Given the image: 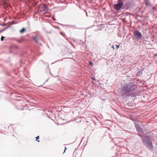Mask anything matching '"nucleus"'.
Returning a JSON list of instances; mask_svg holds the SVG:
<instances>
[{"instance_id": "obj_1", "label": "nucleus", "mask_w": 157, "mask_h": 157, "mask_svg": "<svg viewBox=\"0 0 157 157\" xmlns=\"http://www.w3.org/2000/svg\"><path fill=\"white\" fill-rule=\"evenodd\" d=\"M122 96L124 98L129 96L136 97L140 95L136 86L131 82L125 84L122 88Z\"/></svg>"}, {"instance_id": "obj_2", "label": "nucleus", "mask_w": 157, "mask_h": 157, "mask_svg": "<svg viewBox=\"0 0 157 157\" xmlns=\"http://www.w3.org/2000/svg\"><path fill=\"white\" fill-rule=\"evenodd\" d=\"M141 138L143 144L150 150L151 151L153 148L152 142L150 138L147 136H144L139 135Z\"/></svg>"}, {"instance_id": "obj_3", "label": "nucleus", "mask_w": 157, "mask_h": 157, "mask_svg": "<svg viewBox=\"0 0 157 157\" xmlns=\"http://www.w3.org/2000/svg\"><path fill=\"white\" fill-rule=\"evenodd\" d=\"M123 1L121 0H119L117 2V3L114 5L113 8L117 11L123 9Z\"/></svg>"}, {"instance_id": "obj_4", "label": "nucleus", "mask_w": 157, "mask_h": 157, "mask_svg": "<svg viewBox=\"0 0 157 157\" xmlns=\"http://www.w3.org/2000/svg\"><path fill=\"white\" fill-rule=\"evenodd\" d=\"M133 36L137 40L140 39L142 37L141 33L138 30L135 31L133 32Z\"/></svg>"}, {"instance_id": "obj_5", "label": "nucleus", "mask_w": 157, "mask_h": 157, "mask_svg": "<svg viewBox=\"0 0 157 157\" xmlns=\"http://www.w3.org/2000/svg\"><path fill=\"white\" fill-rule=\"evenodd\" d=\"M135 126L137 132L139 133V135H142V134L144 133L142 129L138 124H135Z\"/></svg>"}, {"instance_id": "obj_6", "label": "nucleus", "mask_w": 157, "mask_h": 157, "mask_svg": "<svg viewBox=\"0 0 157 157\" xmlns=\"http://www.w3.org/2000/svg\"><path fill=\"white\" fill-rule=\"evenodd\" d=\"M130 3L129 2H126L125 3H123V9H128L130 8Z\"/></svg>"}, {"instance_id": "obj_7", "label": "nucleus", "mask_w": 157, "mask_h": 157, "mask_svg": "<svg viewBox=\"0 0 157 157\" xmlns=\"http://www.w3.org/2000/svg\"><path fill=\"white\" fill-rule=\"evenodd\" d=\"M32 38L36 43L39 44L40 45H41V44H40L39 42L38 37V36L37 35H35V36H33L32 37Z\"/></svg>"}, {"instance_id": "obj_8", "label": "nucleus", "mask_w": 157, "mask_h": 157, "mask_svg": "<svg viewBox=\"0 0 157 157\" xmlns=\"http://www.w3.org/2000/svg\"><path fill=\"white\" fill-rule=\"evenodd\" d=\"M43 11L45 12H47L49 10L46 4H44L43 5Z\"/></svg>"}, {"instance_id": "obj_9", "label": "nucleus", "mask_w": 157, "mask_h": 157, "mask_svg": "<svg viewBox=\"0 0 157 157\" xmlns=\"http://www.w3.org/2000/svg\"><path fill=\"white\" fill-rule=\"evenodd\" d=\"M144 4L147 6H150L151 3L149 0H144Z\"/></svg>"}, {"instance_id": "obj_10", "label": "nucleus", "mask_w": 157, "mask_h": 157, "mask_svg": "<svg viewBox=\"0 0 157 157\" xmlns=\"http://www.w3.org/2000/svg\"><path fill=\"white\" fill-rule=\"evenodd\" d=\"M15 40L19 43H21L24 40L23 39L21 38L20 39H16Z\"/></svg>"}, {"instance_id": "obj_11", "label": "nucleus", "mask_w": 157, "mask_h": 157, "mask_svg": "<svg viewBox=\"0 0 157 157\" xmlns=\"http://www.w3.org/2000/svg\"><path fill=\"white\" fill-rule=\"evenodd\" d=\"M143 74V70H141L140 71H139L138 72L137 74V75H142Z\"/></svg>"}, {"instance_id": "obj_12", "label": "nucleus", "mask_w": 157, "mask_h": 157, "mask_svg": "<svg viewBox=\"0 0 157 157\" xmlns=\"http://www.w3.org/2000/svg\"><path fill=\"white\" fill-rule=\"evenodd\" d=\"M25 28H23L20 31V33H22L25 31Z\"/></svg>"}, {"instance_id": "obj_13", "label": "nucleus", "mask_w": 157, "mask_h": 157, "mask_svg": "<svg viewBox=\"0 0 157 157\" xmlns=\"http://www.w3.org/2000/svg\"><path fill=\"white\" fill-rule=\"evenodd\" d=\"M60 33L63 36L65 37L66 35L64 33L61 32Z\"/></svg>"}, {"instance_id": "obj_14", "label": "nucleus", "mask_w": 157, "mask_h": 157, "mask_svg": "<svg viewBox=\"0 0 157 157\" xmlns=\"http://www.w3.org/2000/svg\"><path fill=\"white\" fill-rule=\"evenodd\" d=\"M39 139V136H38L36 137V140L38 142H39V140H37Z\"/></svg>"}, {"instance_id": "obj_15", "label": "nucleus", "mask_w": 157, "mask_h": 157, "mask_svg": "<svg viewBox=\"0 0 157 157\" xmlns=\"http://www.w3.org/2000/svg\"><path fill=\"white\" fill-rule=\"evenodd\" d=\"M5 37H3V36H2L1 37V40L2 41L3 40V39L4 38H5Z\"/></svg>"}, {"instance_id": "obj_16", "label": "nucleus", "mask_w": 157, "mask_h": 157, "mask_svg": "<svg viewBox=\"0 0 157 157\" xmlns=\"http://www.w3.org/2000/svg\"><path fill=\"white\" fill-rule=\"evenodd\" d=\"M90 64L91 65V66H93V63L91 61L90 62Z\"/></svg>"}, {"instance_id": "obj_17", "label": "nucleus", "mask_w": 157, "mask_h": 157, "mask_svg": "<svg viewBox=\"0 0 157 157\" xmlns=\"http://www.w3.org/2000/svg\"><path fill=\"white\" fill-rule=\"evenodd\" d=\"M116 46L117 47V48H118L120 47V45H116Z\"/></svg>"}, {"instance_id": "obj_18", "label": "nucleus", "mask_w": 157, "mask_h": 157, "mask_svg": "<svg viewBox=\"0 0 157 157\" xmlns=\"http://www.w3.org/2000/svg\"><path fill=\"white\" fill-rule=\"evenodd\" d=\"M70 95H69V101H73V100H70V99H71V98L70 97Z\"/></svg>"}, {"instance_id": "obj_19", "label": "nucleus", "mask_w": 157, "mask_h": 157, "mask_svg": "<svg viewBox=\"0 0 157 157\" xmlns=\"http://www.w3.org/2000/svg\"><path fill=\"white\" fill-rule=\"evenodd\" d=\"M92 80H95V79L94 78H92Z\"/></svg>"}, {"instance_id": "obj_20", "label": "nucleus", "mask_w": 157, "mask_h": 157, "mask_svg": "<svg viewBox=\"0 0 157 157\" xmlns=\"http://www.w3.org/2000/svg\"><path fill=\"white\" fill-rule=\"evenodd\" d=\"M65 150H64V152H65V150H66L67 149V148H66V147H65Z\"/></svg>"}, {"instance_id": "obj_21", "label": "nucleus", "mask_w": 157, "mask_h": 157, "mask_svg": "<svg viewBox=\"0 0 157 157\" xmlns=\"http://www.w3.org/2000/svg\"><path fill=\"white\" fill-rule=\"evenodd\" d=\"M16 48H18V47L17 46H15Z\"/></svg>"}, {"instance_id": "obj_22", "label": "nucleus", "mask_w": 157, "mask_h": 157, "mask_svg": "<svg viewBox=\"0 0 157 157\" xmlns=\"http://www.w3.org/2000/svg\"><path fill=\"white\" fill-rule=\"evenodd\" d=\"M4 30H5V29H2V30L1 31H2H2H3Z\"/></svg>"}, {"instance_id": "obj_23", "label": "nucleus", "mask_w": 157, "mask_h": 157, "mask_svg": "<svg viewBox=\"0 0 157 157\" xmlns=\"http://www.w3.org/2000/svg\"><path fill=\"white\" fill-rule=\"evenodd\" d=\"M112 47L113 48H114V46H112Z\"/></svg>"}, {"instance_id": "obj_24", "label": "nucleus", "mask_w": 157, "mask_h": 157, "mask_svg": "<svg viewBox=\"0 0 157 157\" xmlns=\"http://www.w3.org/2000/svg\"><path fill=\"white\" fill-rule=\"evenodd\" d=\"M69 27H72V26H71V25H69Z\"/></svg>"}, {"instance_id": "obj_25", "label": "nucleus", "mask_w": 157, "mask_h": 157, "mask_svg": "<svg viewBox=\"0 0 157 157\" xmlns=\"http://www.w3.org/2000/svg\"><path fill=\"white\" fill-rule=\"evenodd\" d=\"M61 25H63V24H61Z\"/></svg>"}, {"instance_id": "obj_26", "label": "nucleus", "mask_w": 157, "mask_h": 157, "mask_svg": "<svg viewBox=\"0 0 157 157\" xmlns=\"http://www.w3.org/2000/svg\"><path fill=\"white\" fill-rule=\"evenodd\" d=\"M71 121H69V122H70Z\"/></svg>"}]
</instances>
